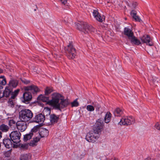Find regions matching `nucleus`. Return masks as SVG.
I'll list each match as a JSON object with an SVG mask.
<instances>
[{"instance_id": "nucleus-3", "label": "nucleus", "mask_w": 160, "mask_h": 160, "mask_svg": "<svg viewBox=\"0 0 160 160\" xmlns=\"http://www.w3.org/2000/svg\"><path fill=\"white\" fill-rule=\"evenodd\" d=\"M75 24L76 27L78 30L83 32L85 34L94 32L95 30L92 26L88 24L85 22H80L75 23Z\"/></svg>"}, {"instance_id": "nucleus-4", "label": "nucleus", "mask_w": 160, "mask_h": 160, "mask_svg": "<svg viewBox=\"0 0 160 160\" xmlns=\"http://www.w3.org/2000/svg\"><path fill=\"white\" fill-rule=\"evenodd\" d=\"M19 118L21 120L28 121L32 117L33 114L30 110L28 109H23L19 113Z\"/></svg>"}, {"instance_id": "nucleus-15", "label": "nucleus", "mask_w": 160, "mask_h": 160, "mask_svg": "<svg viewBox=\"0 0 160 160\" xmlns=\"http://www.w3.org/2000/svg\"><path fill=\"white\" fill-rule=\"evenodd\" d=\"M45 120L44 115L42 113L38 114L36 115L34 118L35 122L37 123H43Z\"/></svg>"}, {"instance_id": "nucleus-6", "label": "nucleus", "mask_w": 160, "mask_h": 160, "mask_svg": "<svg viewBox=\"0 0 160 160\" xmlns=\"http://www.w3.org/2000/svg\"><path fill=\"white\" fill-rule=\"evenodd\" d=\"M67 57L69 59H73L76 55V50L72 42L70 43L65 48Z\"/></svg>"}, {"instance_id": "nucleus-31", "label": "nucleus", "mask_w": 160, "mask_h": 160, "mask_svg": "<svg viewBox=\"0 0 160 160\" xmlns=\"http://www.w3.org/2000/svg\"><path fill=\"white\" fill-rule=\"evenodd\" d=\"M51 112V110L50 108H45L43 111V115H49Z\"/></svg>"}, {"instance_id": "nucleus-21", "label": "nucleus", "mask_w": 160, "mask_h": 160, "mask_svg": "<svg viewBox=\"0 0 160 160\" xmlns=\"http://www.w3.org/2000/svg\"><path fill=\"white\" fill-rule=\"evenodd\" d=\"M9 129V127L5 124L2 123L0 125V130L2 132H8Z\"/></svg>"}, {"instance_id": "nucleus-32", "label": "nucleus", "mask_w": 160, "mask_h": 160, "mask_svg": "<svg viewBox=\"0 0 160 160\" xmlns=\"http://www.w3.org/2000/svg\"><path fill=\"white\" fill-rule=\"evenodd\" d=\"M72 107H77L79 105V103L77 100H74L73 102L71 103Z\"/></svg>"}, {"instance_id": "nucleus-43", "label": "nucleus", "mask_w": 160, "mask_h": 160, "mask_svg": "<svg viewBox=\"0 0 160 160\" xmlns=\"http://www.w3.org/2000/svg\"><path fill=\"white\" fill-rule=\"evenodd\" d=\"M134 119L131 117V124L134 123Z\"/></svg>"}, {"instance_id": "nucleus-44", "label": "nucleus", "mask_w": 160, "mask_h": 160, "mask_svg": "<svg viewBox=\"0 0 160 160\" xmlns=\"http://www.w3.org/2000/svg\"><path fill=\"white\" fill-rule=\"evenodd\" d=\"M2 132L0 130V139L2 137Z\"/></svg>"}, {"instance_id": "nucleus-1", "label": "nucleus", "mask_w": 160, "mask_h": 160, "mask_svg": "<svg viewBox=\"0 0 160 160\" xmlns=\"http://www.w3.org/2000/svg\"><path fill=\"white\" fill-rule=\"evenodd\" d=\"M38 99L43 102H48L55 109L59 110L66 107L69 104L68 100L63 99L62 95L57 93L52 94V99L50 101L49 100L48 97L42 95L38 97Z\"/></svg>"}, {"instance_id": "nucleus-39", "label": "nucleus", "mask_w": 160, "mask_h": 160, "mask_svg": "<svg viewBox=\"0 0 160 160\" xmlns=\"http://www.w3.org/2000/svg\"><path fill=\"white\" fill-rule=\"evenodd\" d=\"M22 82H23V83L25 84H28L30 82L29 81L26 80V79H22Z\"/></svg>"}, {"instance_id": "nucleus-42", "label": "nucleus", "mask_w": 160, "mask_h": 160, "mask_svg": "<svg viewBox=\"0 0 160 160\" xmlns=\"http://www.w3.org/2000/svg\"><path fill=\"white\" fill-rule=\"evenodd\" d=\"M3 95V91L0 90V99L4 97Z\"/></svg>"}, {"instance_id": "nucleus-38", "label": "nucleus", "mask_w": 160, "mask_h": 160, "mask_svg": "<svg viewBox=\"0 0 160 160\" xmlns=\"http://www.w3.org/2000/svg\"><path fill=\"white\" fill-rule=\"evenodd\" d=\"M155 127L158 130L160 131V123H157L155 125Z\"/></svg>"}, {"instance_id": "nucleus-13", "label": "nucleus", "mask_w": 160, "mask_h": 160, "mask_svg": "<svg viewBox=\"0 0 160 160\" xmlns=\"http://www.w3.org/2000/svg\"><path fill=\"white\" fill-rule=\"evenodd\" d=\"M140 39L143 43H145L149 46L153 45V43L150 39L149 36L148 35H143L140 38Z\"/></svg>"}, {"instance_id": "nucleus-30", "label": "nucleus", "mask_w": 160, "mask_h": 160, "mask_svg": "<svg viewBox=\"0 0 160 160\" xmlns=\"http://www.w3.org/2000/svg\"><path fill=\"white\" fill-rule=\"evenodd\" d=\"M6 84V81L4 76L0 77V84L5 85Z\"/></svg>"}, {"instance_id": "nucleus-35", "label": "nucleus", "mask_w": 160, "mask_h": 160, "mask_svg": "<svg viewBox=\"0 0 160 160\" xmlns=\"http://www.w3.org/2000/svg\"><path fill=\"white\" fill-rule=\"evenodd\" d=\"M137 3L136 2L133 1L132 2V9H134L137 5Z\"/></svg>"}, {"instance_id": "nucleus-40", "label": "nucleus", "mask_w": 160, "mask_h": 160, "mask_svg": "<svg viewBox=\"0 0 160 160\" xmlns=\"http://www.w3.org/2000/svg\"><path fill=\"white\" fill-rule=\"evenodd\" d=\"M61 3L64 5H65L67 3V0H60Z\"/></svg>"}, {"instance_id": "nucleus-25", "label": "nucleus", "mask_w": 160, "mask_h": 160, "mask_svg": "<svg viewBox=\"0 0 160 160\" xmlns=\"http://www.w3.org/2000/svg\"><path fill=\"white\" fill-rule=\"evenodd\" d=\"M31 158V155L28 154H24L21 155L20 160H30Z\"/></svg>"}, {"instance_id": "nucleus-14", "label": "nucleus", "mask_w": 160, "mask_h": 160, "mask_svg": "<svg viewBox=\"0 0 160 160\" xmlns=\"http://www.w3.org/2000/svg\"><path fill=\"white\" fill-rule=\"evenodd\" d=\"M93 15L96 20L100 22H102L104 19L103 16H102L99 13L97 9L94 10L93 12Z\"/></svg>"}, {"instance_id": "nucleus-28", "label": "nucleus", "mask_w": 160, "mask_h": 160, "mask_svg": "<svg viewBox=\"0 0 160 160\" xmlns=\"http://www.w3.org/2000/svg\"><path fill=\"white\" fill-rule=\"evenodd\" d=\"M20 91L19 89H17L15 90L13 92L12 91L11 98L13 99H15V97L18 95Z\"/></svg>"}, {"instance_id": "nucleus-29", "label": "nucleus", "mask_w": 160, "mask_h": 160, "mask_svg": "<svg viewBox=\"0 0 160 160\" xmlns=\"http://www.w3.org/2000/svg\"><path fill=\"white\" fill-rule=\"evenodd\" d=\"M13 99L12 98H11L9 99L8 102V106L12 108H13L15 104V100Z\"/></svg>"}, {"instance_id": "nucleus-11", "label": "nucleus", "mask_w": 160, "mask_h": 160, "mask_svg": "<svg viewBox=\"0 0 160 160\" xmlns=\"http://www.w3.org/2000/svg\"><path fill=\"white\" fill-rule=\"evenodd\" d=\"M26 121L21 120L17 122L16 123L18 129L21 132L24 131L27 128Z\"/></svg>"}, {"instance_id": "nucleus-41", "label": "nucleus", "mask_w": 160, "mask_h": 160, "mask_svg": "<svg viewBox=\"0 0 160 160\" xmlns=\"http://www.w3.org/2000/svg\"><path fill=\"white\" fill-rule=\"evenodd\" d=\"M21 147L24 149L27 148L28 145L26 144H22L21 146Z\"/></svg>"}, {"instance_id": "nucleus-7", "label": "nucleus", "mask_w": 160, "mask_h": 160, "mask_svg": "<svg viewBox=\"0 0 160 160\" xmlns=\"http://www.w3.org/2000/svg\"><path fill=\"white\" fill-rule=\"evenodd\" d=\"M21 133L19 132L14 131L12 132L9 134L10 139L14 143L17 144L21 141Z\"/></svg>"}, {"instance_id": "nucleus-33", "label": "nucleus", "mask_w": 160, "mask_h": 160, "mask_svg": "<svg viewBox=\"0 0 160 160\" xmlns=\"http://www.w3.org/2000/svg\"><path fill=\"white\" fill-rule=\"evenodd\" d=\"M87 109L89 111H93L94 110V106L91 105H88L86 107Z\"/></svg>"}, {"instance_id": "nucleus-10", "label": "nucleus", "mask_w": 160, "mask_h": 160, "mask_svg": "<svg viewBox=\"0 0 160 160\" xmlns=\"http://www.w3.org/2000/svg\"><path fill=\"white\" fill-rule=\"evenodd\" d=\"M103 126V121L101 119H98L95 123L93 128V131L97 134H99L101 132Z\"/></svg>"}, {"instance_id": "nucleus-34", "label": "nucleus", "mask_w": 160, "mask_h": 160, "mask_svg": "<svg viewBox=\"0 0 160 160\" xmlns=\"http://www.w3.org/2000/svg\"><path fill=\"white\" fill-rule=\"evenodd\" d=\"M93 105L96 108L97 110H99V109L101 108V106L97 103H93Z\"/></svg>"}, {"instance_id": "nucleus-45", "label": "nucleus", "mask_w": 160, "mask_h": 160, "mask_svg": "<svg viewBox=\"0 0 160 160\" xmlns=\"http://www.w3.org/2000/svg\"><path fill=\"white\" fill-rule=\"evenodd\" d=\"M3 70L0 68V74L3 72Z\"/></svg>"}, {"instance_id": "nucleus-2", "label": "nucleus", "mask_w": 160, "mask_h": 160, "mask_svg": "<svg viewBox=\"0 0 160 160\" xmlns=\"http://www.w3.org/2000/svg\"><path fill=\"white\" fill-rule=\"evenodd\" d=\"M24 88L25 92L23 94V100L22 101L26 103H28L32 98L31 93H34L38 92L39 89L37 86L34 85L25 87Z\"/></svg>"}, {"instance_id": "nucleus-23", "label": "nucleus", "mask_w": 160, "mask_h": 160, "mask_svg": "<svg viewBox=\"0 0 160 160\" xmlns=\"http://www.w3.org/2000/svg\"><path fill=\"white\" fill-rule=\"evenodd\" d=\"M18 84V82L17 80L12 79L9 82L8 86H10V87L12 88H15L17 86Z\"/></svg>"}, {"instance_id": "nucleus-27", "label": "nucleus", "mask_w": 160, "mask_h": 160, "mask_svg": "<svg viewBox=\"0 0 160 160\" xmlns=\"http://www.w3.org/2000/svg\"><path fill=\"white\" fill-rule=\"evenodd\" d=\"M52 87H47L45 89V94L46 95H48L53 91Z\"/></svg>"}, {"instance_id": "nucleus-18", "label": "nucleus", "mask_w": 160, "mask_h": 160, "mask_svg": "<svg viewBox=\"0 0 160 160\" xmlns=\"http://www.w3.org/2000/svg\"><path fill=\"white\" fill-rule=\"evenodd\" d=\"M131 16L133 20L140 22L141 21L140 18L137 15V12L135 10H132L131 11Z\"/></svg>"}, {"instance_id": "nucleus-24", "label": "nucleus", "mask_w": 160, "mask_h": 160, "mask_svg": "<svg viewBox=\"0 0 160 160\" xmlns=\"http://www.w3.org/2000/svg\"><path fill=\"white\" fill-rule=\"evenodd\" d=\"M111 114L109 112H107L104 118L105 122L107 123H109L111 120Z\"/></svg>"}, {"instance_id": "nucleus-22", "label": "nucleus", "mask_w": 160, "mask_h": 160, "mask_svg": "<svg viewBox=\"0 0 160 160\" xmlns=\"http://www.w3.org/2000/svg\"><path fill=\"white\" fill-rule=\"evenodd\" d=\"M123 113V110L119 108H117L114 112V114L115 116L119 117Z\"/></svg>"}, {"instance_id": "nucleus-36", "label": "nucleus", "mask_w": 160, "mask_h": 160, "mask_svg": "<svg viewBox=\"0 0 160 160\" xmlns=\"http://www.w3.org/2000/svg\"><path fill=\"white\" fill-rule=\"evenodd\" d=\"M16 123V122L13 119L10 120L9 122V125L11 126L13 124H15Z\"/></svg>"}, {"instance_id": "nucleus-12", "label": "nucleus", "mask_w": 160, "mask_h": 160, "mask_svg": "<svg viewBox=\"0 0 160 160\" xmlns=\"http://www.w3.org/2000/svg\"><path fill=\"white\" fill-rule=\"evenodd\" d=\"M133 29H134L132 28V29H131V42L133 44L136 45H140L141 43L139 40L136 37L133 35Z\"/></svg>"}, {"instance_id": "nucleus-17", "label": "nucleus", "mask_w": 160, "mask_h": 160, "mask_svg": "<svg viewBox=\"0 0 160 160\" xmlns=\"http://www.w3.org/2000/svg\"><path fill=\"white\" fill-rule=\"evenodd\" d=\"M12 88L10 86L6 87L5 90L3 91V96L6 98L9 97L10 95H11L12 92Z\"/></svg>"}, {"instance_id": "nucleus-8", "label": "nucleus", "mask_w": 160, "mask_h": 160, "mask_svg": "<svg viewBox=\"0 0 160 160\" xmlns=\"http://www.w3.org/2000/svg\"><path fill=\"white\" fill-rule=\"evenodd\" d=\"M99 136V134H97L93 131L87 134L86 139L88 142H94L98 138Z\"/></svg>"}, {"instance_id": "nucleus-16", "label": "nucleus", "mask_w": 160, "mask_h": 160, "mask_svg": "<svg viewBox=\"0 0 160 160\" xmlns=\"http://www.w3.org/2000/svg\"><path fill=\"white\" fill-rule=\"evenodd\" d=\"M3 144L7 148L10 149L12 147V140L8 138H4L3 139Z\"/></svg>"}, {"instance_id": "nucleus-5", "label": "nucleus", "mask_w": 160, "mask_h": 160, "mask_svg": "<svg viewBox=\"0 0 160 160\" xmlns=\"http://www.w3.org/2000/svg\"><path fill=\"white\" fill-rule=\"evenodd\" d=\"M38 129V133H36L35 137L33 138V142H32V146L35 145L36 143H37L39 141L41 138H43L47 136L48 135V130L45 128H42L40 130H39V127L38 126H35Z\"/></svg>"}, {"instance_id": "nucleus-37", "label": "nucleus", "mask_w": 160, "mask_h": 160, "mask_svg": "<svg viewBox=\"0 0 160 160\" xmlns=\"http://www.w3.org/2000/svg\"><path fill=\"white\" fill-rule=\"evenodd\" d=\"M158 78H156L155 77H152L151 80H152V82H153L154 84H156L157 82H158Z\"/></svg>"}, {"instance_id": "nucleus-20", "label": "nucleus", "mask_w": 160, "mask_h": 160, "mask_svg": "<svg viewBox=\"0 0 160 160\" xmlns=\"http://www.w3.org/2000/svg\"><path fill=\"white\" fill-rule=\"evenodd\" d=\"M130 121L128 117H124L121 119L119 123L120 125H128L129 124Z\"/></svg>"}, {"instance_id": "nucleus-19", "label": "nucleus", "mask_w": 160, "mask_h": 160, "mask_svg": "<svg viewBox=\"0 0 160 160\" xmlns=\"http://www.w3.org/2000/svg\"><path fill=\"white\" fill-rule=\"evenodd\" d=\"M59 119V116H57L54 114H52L50 115V121L52 124L57 123Z\"/></svg>"}, {"instance_id": "nucleus-9", "label": "nucleus", "mask_w": 160, "mask_h": 160, "mask_svg": "<svg viewBox=\"0 0 160 160\" xmlns=\"http://www.w3.org/2000/svg\"><path fill=\"white\" fill-rule=\"evenodd\" d=\"M38 129L36 127H34L32 128L30 132L28 134L24 135L23 140L26 142L30 139L33 136H34V137L36 136V133H38Z\"/></svg>"}, {"instance_id": "nucleus-26", "label": "nucleus", "mask_w": 160, "mask_h": 160, "mask_svg": "<svg viewBox=\"0 0 160 160\" xmlns=\"http://www.w3.org/2000/svg\"><path fill=\"white\" fill-rule=\"evenodd\" d=\"M123 34L127 36L129 39L130 38V29L128 28H124Z\"/></svg>"}]
</instances>
